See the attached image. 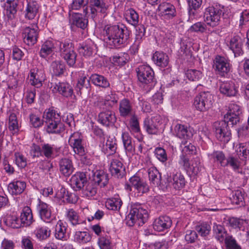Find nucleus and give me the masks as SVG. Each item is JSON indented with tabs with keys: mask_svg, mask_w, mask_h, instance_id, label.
Segmentation results:
<instances>
[{
	"mask_svg": "<svg viewBox=\"0 0 249 249\" xmlns=\"http://www.w3.org/2000/svg\"><path fill=\"white\" fill-rule=\"evenodd\" d=\"M106 42L111 48H120L129 38L128 31L118 25L106 26L104 28Z\"/></svg>",
	"mask_w": 249,
	"mask_h": 249,
	"instance_id": "f257e3e1",
	"label": "nucleus"
},
{
	"mask_svg": "<svg viewBox=\"0 0 249 249\" xmlns=\"http://www.w3.org/2000/svg\"><path fill=\"white\" fill-rule=\"evenodd\" d=\"M43 117L46 123V131L49 133L59 134L65 130L64 124L61 122L60 114L52 108L46 109Z\"/></svg>",
	"mask_w": 249,
	"mask_h": 249,
	"instance_id": "f03ea898",
	"label": "nucleus"
},
{
	"mask_svg": "<svg viewBox=\"0 0 249 249\" xmlns=\"http://www.w3.org/2000/svg\"><path fill=\"white\" fill-rule=\"evenodd\" d=\"M148 218L147 210L141 204L133 205L129 214L126 217V223L129 227L137 224L138 226L143 224Z\"/></svg>",
	"mask_w": 249,
	"mask_h": 249,
	"instance_id": "7ed1b4c3",
	"label": "nucleus"
},
{
	"mask_svg": "<svg viewBox=\"0 0 249 249\" xmlns=\"http://www.w3.org/2000/svg\"><path fill=\"white\" fill-rule=\"evenodd\" d=\"M229 123L224 120L215 122L213 124V129L216 138L224 143H227L231 138V133L228 127V124Z\"/></svg>",
	"mask_w": 249,
	"mask_h": 249,
	"instance_id": "20e7f679",
	"label": "nucleus"
},
{
	"mask_svg": "<svg viewBox=\"0 0 249 249\" xmlns=\"http://www.w3.org/2000/svg\"><path fill=\"white\" fill-rule=\"evenodd\" d=\"M213 97L210 92H202L194 100L196 108L200 111H206L210 108L213 104Z\"/></svg>",
	"mask_w": 249,
	"mask_h": 249,
	"instance_id": "39448f33",
	"label": "nucleus"
},
{
	"mask_svg": "<svg viewBox=\"0 0 249 249\" xmlns=\"http://www.w3.org/2000/svg\"><path fill=\"white\" fill-rule=\"evenodd\" d=\"M178 163L189 174L192 175H196L200 170V160L198 157H196L189 160L185 155H181Z\"/></svg>",
	"mask_w": 249,
	"mask_h": 249,
	"instance_id": "423d86ee",
	"label": "nucleus"
},
{
	"mask_svg": "<svg viewBox=\"0 0 249 249\" xmlns=\"http://www.w3.org/2000/svg\"><path fill=\"white\" fill-rule=\"evenodd\" d=\"M109 6V0H90V10L91 18H96L98 14L107 15Z\"/></svg>",
	"mask_w": 249,
	"mask_h": 249,
	"instance_id": "0eeeda50",
	"label": "nucleus"
},
{
	"mask_svg": "<svg viewBox=\"0 0 249 249\" xmlns=\"http://www.w3.org/2000/svg\"><path fill=\"white\" fill-rule=\"evenodd\" d=\"M221 14L222 10L218 7H209L204 14V21L208 25L216 27L219 23Z\"/></svg>",
	"mask_w": 249,
	"mask_h": 249,
	"instance_id": "6e6552de",
	"label": "nucleus"
},
{
	"mask_svg": "<svg viewBox=\"0 0 249 249\" xmlns=\"http://www.w3.org/2000/svg\"><path fill=\"white\" fill-rule=\"evenodd\" d=\"M6 13L4 21L6 26L14 27L16 26L18 20L16 18L17 3L15 0H7Z\"/></svg>",
	"mask_w": 249,
	"mask_h": 249,
	"instance_id": "1a4fd4ad",
	"label": "nucleus"
},
{
	"mask_svg": "<svg viewBox=\"0 0 249 249\" xmlns=\"http://www.w3.org/2000/svg\"><path fill=\"white\" fill-rule=\"evenodd\" d=\"M139 81L144 84H148L154 81V73L151 68L147 65H142L136 69Z\"/></svg>",
	"mask_w": 249,
	"mask_h": 249,
	"instance_id": "9d476101",
	"label": "nucleus"
},
{
	"mask_svg": "<svg viewBox=\"0 0 249 249\" xmlns=\"http://www.w3.org/2000/svg\"><path fill=\"white\" fill-rule=\"evenodd\" d=\"M24 43L29 46L36 44L38 37V28L36 24L25 27L23 31Z\"/></svg>",
	"mask_w": 249,
	"mask_h": 249,
	"instance_id": "9b49d317",
	"label": "nucleus"
},
{
	"mask_svg": "<svg viewBox=\"0 0 249 249\" xmlns=\"http://www.w3.org/2000/svg\"><path fill=\"white\" fill-rule=\"evenodd\" d=\"M241 114L240 106L235 103H231L229 110L224 116V120L231 125H235L239 121V115Z\"/></svg>",
	"mask_w": 249,
	"mask_h": 249,
	"instance_id": "f8f14e48",
	"label": "nucleus"
},
{
	"mask_svg": "<svg viewBox=\"0 0 249 249\" xmlns=\"http://www.w3.org/2000/svg\"><path fill=\"white\" fill-rule=\"evenodd\" d=\"M213 68L219 74L223 75L230 71L231 65L229 60L218 55L213 61Z\"/></svg>",
	"mask_w": 249,
	"mask_h": 249,
	"instance_id": "ddd939ff",
	"label": "nucleus"
},
{
	"mask_svg": "<svg viewBox=\"0 0 249 249\" xmlns=\"http://www.w3.org/2000/svg\"><path fill=\"white\" fill-rule=\"evenodd\" d=\"M88 182L87 176L83 172H78L73 175L70 179V184L76 191H79Z\"/></svg>",
	"mask_w": 249,
	"mask_h": 249,
	"instance_id": "4468645a",
	"label": "nucleus"
},
{
	"mask_svg": "<svg viewBox=\"0 0 249 249\" xmlns=\"http://www.w3.org/2000/svg\"><path fill=\"white\" fill-rule=\"evenodd\" d=\"M129 180L131 185L139 194L141 195L149 191V186L147 183L137 175L131 177Z\"/></svg>",
	"mask_w": 249,
	"mask_h": 249,
	"instance_id": "2eb2a0df",
	"label": "nucleus"
},
{
	"mask_svg": "<svg viewBox=\"0 0 249 249\" xmlns=\"http://www.w3.org/2000/svg\"><path fill=\"white\" fill-rule=\"evenodd\" d=\"M51 89L53 93L58 92L66 97H70L73 94L72 87L67 83H51Z\"/></svg>",
	"mask_w": 249,
	"mask_h": 249,
	"instance_id": "dca6fc26",
	"label": "nucleus"
},
{
	"mask_svg": "<svg viewBox=\"0 0 249 249\" xmlns=\"http://www.w3.org/2000/svg\"><path fill=\"white\" fill-rule=\"evenodd\" d=\"M160 117L155 116L152 117H147L143 121V127L149 134H156L159 130L158 126Z\"/></svg>",
	"mask_w": 249,
	"mask_h": 249,
	"instance_id": "f3484780",
	"label": "nucleus"
},
{
	"mask_svg": "<svg viewBox=\"0 0 249 249\" xmlns=\"http://www.w3.org/2000/svg\"><path fill=\"white\" fill-rule=\"evenodd\" d=\"M52 207L47 203L39 200L37 210L40 218L44 221L49 222L52 219Z\"/></svg>",
	"mask_w": 249,
	"mask_h": 249,
	"instance_id": "a211bd4d",
	"label": "nucleus"
},
{
	"mask_svg": "<svg viewBox=\"0 0 249 249\" xmlns=\"http://www.w3.org/2000/svg\"><path fill=\"white\" fill-rule=\"evenodd\" d=\"M28 78L30 84L36 88L41 87L42 81L45 79L43 71L36 69L30 70Z\"/></svg>",
	"mask_w": 249,
	"mask_h": 249,
	"instance_id": "6ab92c4d",
	"label": "nucleus"
},
{
	"mask_svg": "<svg viewBox=\"0 0 249 249\" xmlns=\"http://www.w3.org/2000/svg\"><path fill=\"white\" fill-rule=\"evenodd\" d=\"M172 223V220L169 216H160L155 219L153 227L155 231H162L170 228Z\"/></svg>",
	"mask_w": 249,
	"mask_h": 249,
	"instance_id": "aec40b11",
	"label": "nucleus"
},
{
	"mask_svg": "<svg viewBox=\"0 0 249 249\" xmlns=\"http://www.w3.org/2000/svg\"><path fill=\"white\" fill-rule=\"evenodd\" d=\"M119 110L121 116L123 117H129L135 114L132 103L126 98L120 101Z\"/></svg>",
	"mask_w": 249,
	"mask_h": 249,
	"instance_id": "412c9836",
	"label": "nucleus"
},
{
	"mask_svg": "<svg viewBox=\"0 0 249 249\" xmlns=\"http://www.w3.org/2000/svg\"><path fill=\"white\" fill-rule=\"evenodd\" d=\"M130 117L129 130L139 142H142L143 139V136L141 132L138 118L135 114Z\"/></svg>",
	"mask_w": 249,
	"mask_h": 249,
	"instance_id": "4be33fe9",
	"label": "nucleus"
},
{
	"mask_svg": "<svg viewBox=\"0 0 249 249\" xmlns=\"http://www.w3.org/2000/svg\"><path fill=\"white\" fill-rule=\"evenodd\" d=\"M109 171L112 176L117 178H121L124 175L125 168L120 160L113 159L110 163Z\"/></svg>",
	"mask_w": 249,
	"mask_h": 249,
	"instance_id": "5701e85b",
	"label": "nucleus"
},
{
	"mask_svg": "<svg viewBox=\"0 0 249 249\" xmlns=\"http://www.w3.org/2000/svg\"><path fill=\"white\" fill-rule=\"evenodd\" d=\"M56 41L52 40H47L45 41L41 45L39 51V55L42 58H46L49 55L51 54L54 51H56Z\"/></svg>",
	"mask_w": 249,
	"mask_h": 249,
	"instance_id": "b1692460",
	"label": "nucleus"
},
{
	"mask_svg": "<svg viewBox=\"0 0 249 249\" xmlns=\"http://www.w3.org/2000/svg\"><path fill=\"white\" fill-rule=\"evenodd\" d=\"M160 15L165 18L170 19L176 15V10L175 6L169 3H162L159 6Z\"/></svg>",
	"mask_w": 249,
	"mask_h": 249,
	"instance_id": "393cba45",
	"label": "nucleus"
},
{
	"mask_svg": "<svg viewBox=\"0 0 249 249\" xmlns=\"http://www.w3.org/2000/svg\"><path fill=\"white\" fill-rule=\"evenodd\" d=\"M219 90L222 94L229 97L235 96L238 91L235 84L231 81L221 83Z\"/></svg>",
	"mask_w": 249,
	"mask_h": 249,
	"instance_id": "a878e982",
	"label": "nucleus"
},
{
	"mask_svg": "<svg viewBox=\"0 0 249 249\" xmlns=\"http://www.w3.org/2000/svg\"><path fill=\"white\" fill-rule=\"evenodd\" d=\"M39 6L36 1H27L25 10V17L28 19H33L38 13Z\"/></svg>",
	"mask_w": 249,
	"mask_h": 249,
	"instance_id": "bb28decb",
	"label": "nucleus"
},
{
	"mask_svg": "<svg viewBox=\"0 0 249 249\" xmlns=\"http://www.w3.org/2000/svg\"><path fill=\"white\" fill-rule=\"evenodd\" d=\"M59 167L60 172L66 177L70 176L74 169L71 160L67 158H63L59 160Z\"/></svg>",
	"mask_w": 249,
	"mask_h": 249,
	"instance_id": "cd10ccee",
	"label": "nucleus"
},
{
	"mask_svg": "<svg viewBox=\"0 0 249 249\" xmlns=\"http://www.w3.org/2000/svg\"><path fill=\"white\" fill-rule=\"evenodd\" d=\"M230 48L234 53V56L237 57L242 54V40L240 37L234 36L230 41Z\"/></svg>",
	"mask_w": 249,
	"mask_h": 249,
	"instance_id": "c85d7f7f",
	"label": "nucleus"
},
{
	"mask_svg": "<svg viewBox=\"0 0 249 249\" xmlns=\"http://www.w3.org/2000/svg\"><path fill=\"white\" fill-rule=\"evenodd\" d=\"M25 182L21 180H14L8 186V190L12 195H18L21 194L26 188Z\"/></svg>",
	"mask_w": 249,
	"mask_h": 249,
	"instance_id": "c756f323",
	"label": "nucleus"
},
{
	"mask_svg": "<svg viewBox=\"0 0 249 249\" xmlns=\"http://www.w3.org/2000/svg\"><path fill=\"white\" fill-rule=\"evenodd\" d=\"M70 146L72 148L75 154L81 157V160L84 164L88 165L90 163L89 160L85 156L86 151L83 143V141L73 144V145H71Z\"/></svg>",
	"mask_w": 249,
	"mask_h": 249,
	"instance_id": "7c9ffc66",
	"label": "nucleus"
},
{
	"mask_svg": "<svg viewBox=\"0 0 249 249\" xmlns=\"http://www.w3.org/2000/svg\"><path fill=\"white\" fill-rule=\"evenodd\" d=\"M174 133L177 137L184 140L188 139L193 136V133L190 128L181 124H177L175 125Z\"/></svg>",
	"mask_w": 249,
	"mask_h": 249,
	"instance_id": "2f4dec72",
	"label": "nucleus"
},
{
	"mask_svg": "<svg viewBox=\"0 0 249 249\" xmlns=\"http://www.w3.org/2000/svg\"><path fill=\"white\" fill-rule=\"evenodd\" d=\"M20 223L24 226H30L34 221L32 212L30 207H24L21 212L20 216Z\"/></svg>",
	"mask_w": 249,
	"mask_h": 249,
	"instance_id": "473e14b6",
	"label": "nucleus"
},
{
	"mask_svg": "<svg viewBox=\"0 0 249 249\" xmlns=\"http://www.w3.org/2000/svg\"><path fill=\"white\" fill-rule=\"evenodd\" d=\"M98 118L99 122L106 126L114 123L116 120L114 113L110 110L101 112Z\"/></svg>",
	"mask_w": 249,
	"mask_h": 249,
	"instance_id": "72a5a7b5",
	"label": "nucleus"
},
{
	"mask_svg": "<svg viewBox=\"0 0 249 249\" xmlns=\"http://www.w3.org/2000/svg\"><path fill=\"white\" fill-rule=\"evenodd\" d=\"M97 185L92 181H88L80 191L83 196L90 198L95 196L97 192Z\"/></svg>",
	"mask_w": 249,
	"mask_h": 249,
	"instance_id": "f704fd0d",
	"label": "nucleus"
},
{
	"mask_svg": "<svg viewBox=\"0 0 249 249\" xmlns=\"http://www.w3.org/2000/svg\"><path fill=\"white\" fill-rule=\"evenodd\" d=\"M67 226L66 223L59 220L55 227L54 237L58 240L65 241L67 240L66 231Z\"/></svg>",
	"mask_w": 249,
	"mask_h": 249,
	"instance_id": "c9c22d12",
	"label": "nucleus"
},
{
	"mask_svg": "<svg viewBox=\"0 0 249 249\" xmlns=\"http://www.w3.org/2000/svg\"><path fill=\"white\" fill-rule=\"evenodd\" d=\"M152 59L157 66L161 68L166 67L169 63L168 56L161 52H156L153 55Z\"/></svg>",
	"mask_w": 249,
	"mask_h": 249,
	"instance_id": "e433bc0d",
	"label": "nucleus"
},
{
	"mask_svg": "<svg viewBox=\"0 0 249 249\" xmlns=\"http://www.w3.org/2000/svg\"><path fill=\"white\" fill-rule=\"evenodd\" d=\"M102 151L105 153L111 155L116 152L117 144L116 139L114 137H109L106 143H103L101 146Z\"/></svg>",
	"mask_w": 249,
	"mask_h": 249,
	"instance_id": "4c0bfd02",
	"label": "nucleus"
},
{
	"mask_svg": "<svg viewBox=\"0 0 249 249\" xmlns=\"http://www.w3.org/2000/svg\"><path fill=\"white\" fill-rule=\"evenodd\" d=\"M91 82L96 86L103 88L109 87L110 84L108 80L104 76L98 74H93L90 77Z\"/></svg>",
	"mask_w": 249,
	"mask_h": 249,
	"instance_id": "58836bf2",
	"label": "nucleus"
},
{
	"mask_svg": "<svg viewBox=\"0 0 249 249\" xmlns=\"http://www.w3.org/2000/svg\"><path fill=\"white\" fill-rule=\"evenodd\" d=\"M147 172L150 183L154 186L160 185L161 176L156 168L152 166L148 169Z\"/></svg>",
	"mask_w": 249,
	"mask_h": 249,
	"instance_id": "ea45409f",
	"label": "nucleus"
},
{
	"mask_svg": "<svg viewBox=\"0 0 249 249\" xmlns=\"http://www.w3.org/2000/svg\"><path fill=\"white\" fill-rule=\"evenodd\" d=\"M65 71V65L59 60L53 61L50 67V71L53 75L60 76L63 74Z\"/></svg>",
	"mask_w": 249,
	"mask_h": 249,
	"instance_id": "a19ab883",
	"label": "nucleus"
},
{
	"mask_svg": "<svg viewBox=\"0 0 249 249\" xmlns=\"http://www.w3.org/2000/svg\"><path fill=\"white\" fill-rule=\"evenodd\" d=\"M70 22L73 25L82 29H85L88 25V20L83 18L81 14L75 13L72 15Z\"/></svg>",
	"mask_w": 249,
	"mask_h": 249,
	"instance_id": "79ce46f5",
	"label": "nucleus"
},
{
	"mask_svg": "<svg viewBox=\"0 0 249 249\" xmlns=\"http://www.w3.org/2000/svg\"><path fill=\"white\" fill-rule=\"evenodd\" d=\"M95 45L91 40L83 44L79 48V53L86 57H89L94 52Z\"/></svg>",
	"mask_w": 249,
	"mask_h": 249,
	"instance_id": "37998d69",
	"label": "nucleus"
},
{
	"mask_svg": "<svg viewBox=\"0 0 249 249\" xmlns=\"http://www.w3.org/2000/svg\"><path fill=\"white\" fill-rule=\"evenodd\" d=\"M245 193L242 190H237L232 191L230 199L233 204L244 205V200Z\"/></svg>",
	"mask_w": 249,
	"mask_h": 249,
	"instance_id": "c03bdc74",
	"label": "nucleus"
},
{
	"mask_svg": "<svg viewBox=\"0 0 249 249\" xmlns=\"http://www.w3.org/2000/svg\"><path fill=\"white\" fill-rule=\"evenodd\" d=\"M56 46L57 51L59 52L61 55L74 49L72 43L68 40L56 41Z\"/></svg>",
	"mask_w": 249,
	"mask_h": 249,
	"instance_id": "a18cd8bd",
	"label": "nucleus"
},
{
	"mask_svg": "<svg viewBox=\"0 0 249 249\" xmlns=\"http://www.w3.org/2000/svg\"><path fill=\"white\" fill-rule=\"evenodd\" d=\"M91 237L89 233L87 231H76L74 234L75 242L84 244L91 240Z\"/></svg>",
	"mask_w": 249,
	"mask_h": 249,
	"instance_id": "49530a36",
	"label": "nucleus"
},
{
	"mask_svg": "<svg viewBox=\"0 0 249 249\" xmlns=\"http://www.w3.org/2000/svg\"><path fill=\"white\" fill-rule=\"evenodd\" d=\"M230 226L233 229L244 230L248 224V220L237 217H231L229 219Z\"/></svg>",
	"mask_w": 249,
	"mask_h": 249,
	"instance_id": "de8ad7c7",
	"label": "nucleus"
},
{
	"mask_svg": "<svg viewBox=\"0 0 249 249\" xmlns=\"http://www.w3.org/2000/svg\"><path fill=\"white\" fill-rule=\"evenodd\" d=\"M213 231L215 238L218 241L220 242H222L224 240L226 241V238L228 236H226L227 233L223 226L214 224L213 226Z\"/></svg>",
	"mask_w": 249,
	"mask_h": 249,
	"instance_id": "09e8293b",
	"label": "nucleus"
},
{
	"mask_svg": "<svg viewBox=\"0 0 249 249\" xmlns=\"http://www.w3.org/2000/svg\"><path fill=\"white\" fill-rule=\"evenodd\" d=\"M125 18L127 22L134 26L139 23V15L137 12L132 8H129L126 11Z\"/></svg>",
	"mask_w": 249,
	"mask_h": 249,
	"instance_id": "8fccbe9b",
	"label": "nucleus"
},
{
	"mask_svg": "<svg viewBox=\"0 0 249 249\" xmlns=\"http://www.w3.org/2000/svg\"><path fill=\"white\" fill-rule=\"evenodd\" d=\"M92 182L95 183L97 186L105 187L108 181V176L104 172L101 171L95 174Z\"/></svg>",
	"mask_w": 249,
	"mask_h": 249,
	"instance_id": "3c124183",
	"label": "nucleus"
},
{
	"mask_svg": "<svg viewBox=\"0 0 249 249\" xmlns=\"http://www.w3.org/2000/svg\"><path fill=\"white\" fill-rule=\"evenodd\" d=\"M59 148H54L53 145L48 143L44 144L41 147V156H44L47 159L53 158L56 155H54V151H58Z\"/></svg>",
	"mask_w": 249,
	"mask_h": 249,
	"instance_id": "603ef678",
	"label": "nucleus"
},
{
	"mask_svg": "<svg viewBox=\"0 0 249 249\" xmlns=\"http://www.w3.org/2000/svg\"><path fill=\"white\" fill-rule=\"evenodd\" d=\"M122 201L118 196L108 199L106 202V207L109 210L117 211L120 209Z\"/></svg>",
	"mask_w": 249,
	"mask_h": 249,
	"instance_id": "864d4df0",
	"label": "nucleus"
},
{
	"mask_svg": "<svg viewBox=\"0 0 249 249\" xmlns=\"http://www.w3.org/2000/svg\"><path fill=\"white\" fill-rule=\"evenodd\" d=\"M5 224L14 229L19 228L21 226V223L16 215H7L4 220Z\"/></svg>",
	"mask_w": 249,
	"mask_h": 249,
	"instance_id": "5fc2aeb1",
	"label": "nucleus"
},
{
	"mask_svg": "<svg viewBox=\"0 0 249 249\" xmlns=\"http://www.w3.org/2000/svg\"><path fill=\"white\" fill-rule=\"evenodd\" d=\"M89 85V80L88 79L87 75L82 72H80L76 86V90L80 91L84 88L88 89Z\"/></svg>",
	"mask_w": 249,
	"mask_h": 249,
	"instance_id": "6e6d98bb",
	"label": "nucleus"
},
{
	"mask_svg": "<svg viewBox=\"0 0 249 249\" xmlns=\"http://www.w3.org/2000/svg\"><path fill=\"white\" fill-rule=\"evenodd\" d=\"M66 217L67 219L73 226H75L83 223L82 220L79 218V216L77 212L72 209L67 211Z\"/></svg>",
	"mask_w": 249,
	"mask_h": 249,
	"instance_id": "4d7b16f0",
	"label": "nucleus"
},
{
	"mask_svg": "<svg viewBox=\"0 0 249 249\" xmlns=\"http://www.w3.org/2000/svg\"><path fill=\"white\" fill-rule=\"evenodd\" d=\"M51 233V230L46 226L38 227L36 230V236L40 240L47 239L50 236Z\"/></svg>",
	"mask_w": 249,
	"mask_h": 249,
	"instance_id": "13d9d810",
	"label": "nucleus"
},
{
	"mask_svg": "<svg viewBox=\"0 0 249 249\" xmlns=\"http://www.w3.org/2000/svg\"><path fill=\"white\" fill-rule=\"evenodd\" d=\"M210 159L214 162H217L220 164L222 166H225V157L222 151H214L209 155Z\"/></svg>",
	"mask_w": 249,
	"mask_h": 249,
	"instance_id": "bf43d9fd",
	"label": "nucleus"
},
{
	"mask_svg": "<svg viewBox=\"0 0 249 249\" xmlns=\"http://www.w3.org/2000/svg\"><path fill=\"white\" fill-rule=\"evenodd\" d=\"M237 153L239 157H243L244 159H249V142L239 144Z\"/></svg>",
	"mask_w": 249,
	"mask_h": 249,
	"instance_id": "052dcab7",
	"label": "nucleus"
},
{
	"mask_svg": "<svg viewBox=\"0 0 249 249\" xmlns=\"http://www.w3.org/2000/svg\"><path fill=\"white\" fill-rule=\"evenodd\" d=\"M173 186L176 189L182 188L185 184V181L184 176L180 173H177L174 175Z\"/></svg>",
	"mask_w": 249,
	"mask_h": 249,
	"instance_id": "680f3d73",
	"label": "nucleus"
},
{
	"mask_svg": "<svg viewBox=\"0 0 249 249\" xmlns=\"http://www.w3.org/2000/svg\"><path fill=\"white\" fill-rule=\"evenodd\" d=\"M61 56L64 59L69 66L71 67L73 66L75 64L77 54L74 49L69 51Z\"/></svg>",
	"mask_w": 249,
	"mask_h": 249,
	"instance_id": "e2e57ef3",
	"label": "nucleus"
},
{
	"mask_svg": "<svg viewBox=\"0 0 249 249\" xmlns=\"http://www.w3.org/2000/svg\"><path fill=\"white\" fill-rule=\"evenodd\" d=\"M122 139L125 149L129 152H131L133 149L132 143V138L128 132H123L122 134Z\"/></svg>",
	"mask_w": 249,
	"mask_h": 249,
	"instance_id": "0e129e2a",
	"label": "nucleus"
},
{
	"mask_svg": "<svg viewBox=\"0 0 249 249\" xmlns=\"http://www.w3.org/2000/svg\"><path fill=\"white\" fill-rule=\"evenodd\" d=\"M118 100V97L115 91H110L105 97L104 104L112 107Z\"/></svg>",
	"mask_w": 249,
	"mask_h": 249,
	"instance_id": "69168bd1",
	"label": "nucleus"
},
{
	"mask_svg": "<svg viewBox=\"0 0 249 249\" xmlns=\"http://www.w3.org/2000/svg\"><path fill=\"white\" fill-rule=\"evenodd\" d=\"M188 79L192 81H197L202 77V72L196 70H188L186 72Z\"/></svg>",
	"mask_w": 249,
	"mask_h": 249,
	"instance_id": "338daca9",
	"label": "nucleus"
},
{
	"mask_svg": "<svg viewBox=\"0 0 249 249\" xmlns=\"http://www.w3.org/2000/svg\"><path fill=\"white\" fill-rule=\"evenodd\" d=\"M15 162L19 168H23L27 165L26 158L20 152H16L14 153Z\"/></svg>",
	"mask_w": 249,
	"mask_h": 249,
	"instance_id": "774afa93",
	"label": "nucleus"
}]
</instances>
